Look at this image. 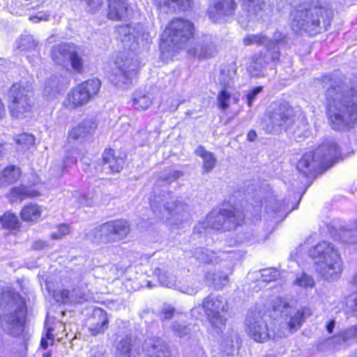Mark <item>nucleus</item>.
<instances>
[{
    "label": "nucleus",
    "mask_w": 357,
    "mask_h": 357,
    "mask_svg": "<svg viewBox=\"0 0 357 357\" xmlns=\"http://www.w3.org/2000/svg\"><path fill=\"white\" fill-rule=\"evenodd\" d=\"M296 121L294 109L287 102H272L261 121L262 130L268 134H280L290 130Z\"/></svg>",
    "instance_id": "nucleus-8"
},
{
    "label": "nucleus",
    "mask_w": 357,
    "mask_h": 357,
    "mask_svg": "<svg viewBox=\"0 0 357 357\" xmlns=\"http://www.w3.org/2000/svg\"><path fill=\"white\" fill-rule=\"evenodd\" d=\"M308 255L320 278L327 281H335L340 278L343 263L333 243L322 241L309 249Z\"/></svg>",
    "instance_id": "nucleus-4"
},
{
    "label": "nucleus",
    "mask_w": 357,
    "mask_h": 357,
    "mask_svg": "<svg viewBox=\"0 0 357 357\" xmlns=\"http://www.w3.org/2000/svg\"><path fill=\"white\" fill-rule=\"evenodd\" d=\"M227 309L226 300L222 296H208L206 297L202 306L199 305L191 310V314L193 317L199 318L201 314L200 310H204L207 318L210 322L212 328L217 334L222 332V329L226 324V319L222 314Z\"/></svg>",
    "instance_id": "nucleus-11"
},
{
    "label": "nucleus",
    "mask_w": 357,
    "mask_h": 357,
    "mask_svg": "<svg viewBox=\"0 0 357 357\" xmlns=\"http://www.w3.org/2000/svg\"><path fill=\"white\" fill-rule=\"evenodd\" d=\"M137 73V65L132 59L116 57L110 75L111 82L118 87L126 88L131 84Z\"/></svg>",
    "instance_id": "nucleus-16"
},
{
    "label": "nucleus",
    "mask_w": 357,
    "mask_h": 357,
    "mask_svg": "<svg viewBox=\"0 0 357 357\" xmlns=\"http://www.w3.org/2000/svg\"><path fill=\"white\" fill-rule=\"evenodd\" d=\"M20 169L14 165H10L6 167L3 172V176L10 183L17 181L20 176Z\"/></svg>",
    "instance_id": "nucleus-46"
},
{
    "label": "nucleus",
    "mask_w": 357,
    "mask_h": 357,
    "mask_svg": "<svg viewBox=\"0 0 357 357\" xmlns=\"http://www.w3.org/2000/svg\"><path fill=\"white\" fill-rule=\"evenodd\" d=\"M236 7L234 0H211L207 15L214 22H226L234 15Z\"/></svg>",
    "instance_id": "nucleus-17"
},
{
    "label": "nucleus",
    "mask_w": 357,
    "mask_h": 357,
    "mask_svg": "<svg viewBox=\"0 0 357 357\" xmlns=\"http://www.w3.org/2000/svg\"><path fill=\"white\" fill-rule=\"evenodd\" d=\"M152 104V98L143 91H136L133 95L132 106L138 110L147 109Z\"/></svg>",
    "instance_id": "nucleus-35"
},
{
    "label": "nucleus",
    "mask_w": 357,
    "mask_h": 357,
    "mask_svg": "<svg viewBox=\"0 0 357 357\" xmlns=\"http://www.w3.org/2000/svg\"><path fill=\"white\" fill-rule=\"evenodd\" d=\"M74 44L61 43L53 47L52 57L58 65L64 66L69 61L72 52L74 50Z\"/></svg>",
    "instance_id": "nucleus-26"
},
{
    "label": "nucleus",
    "mask_w": 357,
    "mask_h": 357,
    "mask_svg": "<svg viewBox=\"0 0 357 357\" xmlns=\"http://www.w3.org/2000/svg\"><path fill=\"white\" fill-rule=\"evenodd\" d=\"M87 357H103L102 349H100L99 347H92L88 354Z\"/></svg>",
    "instance_id": "nucleus-61"
},
{
    "label": "nucleus",
    "mask_w": 357,
    "mask_h": 357,
    "mask_svg": "<svg viewBox=\"0 0 357 357\" xmlns=\"http://www.w3.org/2000/svg\"><path fill=\"white\" fill-rule=\"evenodd\" d=\"M40 215L41 209L36 204L25 206L21 211V218L24 221L35 222Z\"/></svg>",
    "instance_id": "nucleus-36"
},
{
    "label": "nucleus",
    "mask_w": 357,
    "mask_h": 357,
    "mask_svg": "<svg viewBox=\"0 0 357 357\" xmlns=\"http://www.w3.org/2000/svg\"><path fill=\"white\" fill-rule=\"evenodd\" d=\"M108 317L102 308H95L87 319L88 330L91 335L103 333L108 328Z\"/></svg>",
    "instance_id": "nucleus-20"
},
{
    "label": "nucleus",
    "mask_w": 357,
    "mask_h": 357,
    "mask_svg": "<svg viewBox=\"0 0 357 357\" xmlns=\"http://www.w3.org/2000/svg\"><path fill=\"white\" fill-rule=\"evenodd\" d=\"M340 156L337 144L326 139L314 151L305 153L297 164L298 171L309 177L319 169L331 167Z\"/></svg>",
    "instance_id": "nucleus-5"
},
{
    "label": "nucleus",
    "mask_w": 357,
    "mask_h": 357,
    "mask_svg": "<svg viewBox=\"0 0 357 357\" xmlns=\"http://www.w3.org/2000/svg\"><path fill=\"white\" fill-rule=\"evenodd\" d=\"M54 342V336L52 333V330L49 328L47 332L45 337H43L40 341V346L43 349H45L48 345H52Z\"/></svg>",
    "instance_id": "nucleus-58"
},
{
    "label": "nucleus",
    "mask_w": 357,
    "mask_h": 357,
    "mask_svg": "<svg viewBox=\"0 0 357 357\" xmlns=\"http://www.w3.org/2000/svg\"><path fill=\"white\" fill-rule=\"evenodd\" d=\"M101 86L98 79H89L74 87L67 94L63 105L68 109H75L86 105L98 94Z\"/></svg>",
    "instance_id": "nucleus-13"
},
{
    "label": "nucleus",
    "mask_w": 357,
    "mask_h": 357,
    "mask_svg": "<svg viewBox=\"0 0 357 357\" xmlns=\"http://www.w3.org/2000/svg\"><path fill=\"white\" fill-rule=\"evenodd\" d=\"M63 89V80L56 76L50 77L44 84L43 96L48 99L56 97Z\"/></svg>",
    "instance_id": "nucleus-30"
},
{
    "label": "nucleus",
    "mask_w": 357,
    "mask_h": 357,
    "mask_svg": "<svg viewBox=\"0 0 357 357\" xmlns=\"http://www.w3.org/2000/svg\"><path fill=\"white\" fill-rule=\"evenodd\" d=\"M242 8L248 13V17L250 18L248 22L251 20L261 17V13L266 6L267 0H242Z\"/></svg>",
    "instance_id": "nucleus-29"
},
{
    "label": "nucleus",
    "mask_w": 357,
    "mask_h": 357,
    "mask_svg": "<svg viewBox=\"0 0 357 357\" xmlns=\"http://www.w3.org/2000/svg\"><path fill=\"white\" fill-rule=\"evenodd\" d=\"M61 301L64 303L82 304L88 301L89 296L79 288L72 290L62 289L56 293Z\"/></svg>",
    "instance_id": "nucleus-25"
},
{
    "label": "nucleus",
    "mask_w": 357,
    "mask_h": 357,
    "mask_svg": "<svg viewBox=\"0 0 357 357\" xmlns=\"http://www.w3.org/2000/svg\"><path fill=\"white\" fill-rule=\"evenodd\" d=\"M171 329L174 335L182 338L190 335L192 326L184 321H175L173 322Z\"/></svg>",
    "instance_id": "nucleus-41"
},
{
    "label": "nucleus",
    "mask_w": 357,
    "mask_h": 357,
    "mask_svg": "<svg viewBox=\"0 0 357 357\" xmlns=\"http://www.w3.org/2000/svg\"><path fill=\"white\" fill-rule=\"evenodd\" d=\"M31 86L26 83H15L9 90V109L12 116L24 118L32 109Z\"/></svg>",
    "instance_id": "nucleus-12"
},
{
    "label": "nucleus",
    "mask_w": 357,
    "mask_h": 357,
    "mask_svg": "<svg viewBox=\"0 0 357 357\" xmlns=\"http://www.w3.org/2000/svg\"><path fill=\"white\" fill-rule=\"evenodd\" d=\"M96 129L95 122L91 119H86L71 130L69 132V139L82 140L87 136L92 135Z\"/></svg>",
    "instance_id": "nucleus-27"
},
{
    "label": "nucleus",
    "mask_w": 357,
    "mask_h": 357,
    "mask_svg": "<svg viewBox=\"0 0 357 357\" xmlns=\"http://www.w3.org/2000/svg\"><path fill=\"white\" fill-rule=\"evenodd\" d=\"M279 275L280 273L276 268H271L261 271V277L264 282H270L274 281Z\"/></svg>",
    "instance_id": "nucleus-50"
},
{
    "label": "nucleus",
    "mask_w": 357,
    "mask_h": 357,
    "mask_svg": "<svg viewBox=\"0 0 357 357\" xmlns=\"http://www.w3.org/2000/svg\"><path fill=\"white\" fill-rule=\"evenodd\" d=\"M239 337L237 333L234 330H231L230 332H228L224 339L222 340V347L229 349L233 348L235 345L238 344Z\"/></svg>",
    "instance_id": "nucleus-47"
},
{
    "label": "nucleus",
    "mask_w": 357,
    "mask_h": 357,
    "mask_svg": "<svg viewBox=\"0 0 357 357\" xmlns=\"http://www.w3.org/2000/svg\"><path fill=\"white\" fill-rule=\"evenodd\" d=\"M38 195L39 192L35 190L26 187H17L10 190L8 194V197L10 202H14L17 199L22 200L28 197H36Z\"/></svg>",
    "instance_id": "nucleus-33"
},
{
    "label": "nucleus",
    "mask_w": 357,
    "mask_h": 357,
    "mask_svg": "<svg viewBox=\"0 0 357 357\" xmlns=\"http://www.w3.org/2000/svg\"><path fill=\"white\" fill-rule=\"evenodd\" d=\"M143 351L149 357H171L167 344L159 337L145 340Z\"/></svg>",
    "instance_id": "nucleus-21"
},
{
    "label": "nucleus",
    "mask_w": 357,
    "mask_h": 357,
    "mask_svg": "<svg viewBox=\"0 0 357 357\" xmlns=\"http://www.w3.org/2000/svg\"><path fill=\"white\" fill-rule=\"evenodd\" d=\"M150 206L153 212L166 218L168 224L172 227L178 228L181 225L187 224L190 218L189 207L181 203H176L173 200L169 192L163 191L157 193L154 190L149 197Z\"/></svg>",
    "instance_id": "nucleus-6"
},
{
    "label": "nucleus",
    "mask_w": 357,
    "mask_h": 357,
    "mask_svg": "<svg viewBox=\"0 0 357 357\" xmlns=\"http://www.w3.org/2000/svg\"><path fill=\"white\" fill-rule=\"evenodd\" d=\"M175 312V309L170 305L165 304L160 312H159V318L162 321H165L166 320H169L172 318Z\"/></svg>",
    "instance_id": "nucleus-53"
},
{
    "label": "nucleus",
    "mask_w": 357,
    "mask_h": 357,
    "mask_svg": "<svg viewBox=\"0 0 357 357\" xmlns=\"http://www.w3.org/2000/svg\"><path fill=\"white\" fill-rule=\"evenodd\" d=\"M107 16L111 20H121L128 16L126 0H109Z\"/></svg>",
    "instance_id": "nucleus-28"
},
{
    "label": "nucleus",
    "mask_w": 357,
    "mask_h": 357,
    "mask_svg": "<svg viewBox=\"0 0 357 357\" xmlns=\"http://www.w3.org/2000/svg\"><path fill=\"white\" fill-rule=\"evenodd\" d=\"M207 225L206 224V220L203 222H199L197 225L194 227L193 232L194 234H201L202 232V229H205L207 228Z\"/></svg>",
    "instance_id": "nucleus-63"
},
{
    "label": "nucleus",
    "mask_w": 357,
    "mask_h": 357,
    "mask_svg": "<svg viewBox=\"0 0 357 357\" xmlns=\"http://www.w3.org/2000/svg\"><path fill=\"white\" fill-rule=\"evenodd\" d=\"M153 273L158 277L162 286L176 289L178 284H176L175 277L173 275L158 267L154 269Z\"/></svg>",
    "instance_id": "nucleus-38"
},
{
    "label": "nucleus",
    "mask_w": 357,
    "mask_h": 357,
    "mask_svg": "<svg viewBox=\"0 0 357 357\" xmlns=\"http://www.w3.org/2000/svg\"><path fill=\"white\" fill-rule=\"evenodd\" d=\"M243 43L246 46L255 44L257 45H264L266 50H270V52L273 51L274 47L275 48V45L273 41H271V40L261 34L247 35L243 38Z\"/></svg>",
    "instance_id": "nucleus-34"
},
{
    "label": "nucleus",
    "mask_w": 357,
    "mask_h": 357,
    "mask_svg": "<svg viewBox=\"0 0 357 357\" xmlns=\"http://www.w3.org/2000/svg\"><path fill=\"white\" fill-rule=\"evenodd\" d=\"M283 38H284V36L281 32H280V31L275 32V33L273 35V40H272V41L274 43L275 45V50H278L279 51L278 47L276 45L275 43H279V42L282 41L283 40Z\"/></svg>",
    "instance_id": "nucleus-64"
},
{
    "label": "nucleus",
    "mask_w": 357,
    "mask_h": 357,
    "mask_svg": "<svg viewBox=\"0 0 357 357\" xmlns=\"http://www.w3.org/2000/svg\"><path fill=\"white\" fill-rule=\"evenodd\" d=\"M323 88H327V114L331 128L344 130L357 122V91L349 89L340 80L324 75L320 79Z\"/></svg>",
    "instance_id": "nucleus-2"
},
{
    "label": "nucleus",
    "mask_w": 357,
    "mask_h": 357,
    "mask_svg": "<svg viewBox=\"0 0 357 357\" xmlns=\"http://www.w3.org/2000/svg\"><path fill=\"white\" fill-rule=\"evenodd\" d=\"M236 69L234 65H229L223 67L219 76V81L221 85L225 87H229L233 84L236 77Z\"/></svg>",
    "instance_id": "nucleus-37"
},
{
    "label": "nucleus",
    "mask_w": 357,
    "mask_h": 357,
    "mask_svg": "<svg viewBox=\"0 0 357 357\" xmlns=\"http://www.w3.org/2000/svg\"><path fill=\"white\" fill-rule=\"evenodd\" d=\"M124 159L122 157L116 156L114 151L108 149L102 153V165L105 170L110 172H120L124 165Z\"/></svg>",
    "instance_id": "nucleus-24"
},
{
    "label": "nucleus",
    "mask_w": 357,
    "mask_h": 357,
    "mask_svg": "<svg viewBox=\"0 0 357 357\" xmlns=\"http://www.w3.org/2000/svg\"><path fill=\"white\" fill-rule=\"evenodd\" d=\"M245 215L238 209L212 211L206 218L208 228L229 231L235 229L243 221Z\"/></svg>",
    "instance_id": "nucleus-14"
},
{
    "label": "nucleus",
    "mask_w": 357,
    "mask_h": 357,
    "mask_svg": "<svg viewBox=\"0 0 357 357\" xmlns=\"http://www.w3.org/2000/svg\"><path fill=\"white\" fill-rule=\"evenodd\" d=\"M6 303L9 314L3 318L2 324L5 331L12 335H20L24 329V322L26 314V307L22 296L12 289L4 291L0 288V307Z\"/></svg>",
    "instance_id": "nucleus-7"
},
{
    "label": "nucleus",
    "mask_w": 357,
    "mask_h": 357,
    "mask_svg": "<svg viewBox=\"0 0 357 357\" xmlns=\"http://www.w3.org/2000/svg\"><path fill=\"white\" fill-rule=\"evenodd\" d=\"M0 220L3 227L8 229H15L20 226L17 216L11 213H6Z\"/></svg>",
    "instance_id": "nucleus-44"
},
{
    "label": "nucleus",
    "mask_w": 357,
    "mask_h": 357,
    "mask_svg": "<svg viewBox=\"0 0 357 357\" xmlns=\"http://www.w3.org/2000/svg\"><path fill=\"white\" fill-rule=\"evenodd\" d=\"M50 15L44 12H38L36 15L31 16L29 20L34 23H38L40 21H47L49 20Z\"/></svg>",
    "instance_id": "nucleus-60"
},
{
    "label": "nucleus",
    "mask_w": 357,
    "mask_h": 357,
    "mask_svg": "<svg viewBox=\"0 0 357 357\" xmlns=\"http://www.w3.org/2000/svg\"><path fill=\"white\" fill-rule=\"evenodd\" d=\"M205 280L208 285H212L214 288L222 289L229 282L228 274L217 271H208L205 274Z\"/></svg>",
    "instance_id": "nucleus-32"
},
{
    "label": "nucleus",
    "mask_w": 357,
    "mask_h": 357,
    "mask_svg": "<svg viewBox=\"0 0 357 357\" xmlns=\"http://www.w3.org/2000/svg\"><path fill=\"white\" fill-rule=\"evenodd\" d=\"M195 153L202 159V168L204 172H211L214 169L217 164V158L213 153L200 145L195 149Z\"/></svg>",
    "instance_id": "nucleus-31"
},
{
    "label": "nucleus",
    "mask_w": 357,
    "mask_h": 357,
    "mask_svg": "<svg viewBox=\"0 0 357 357\" xmlns=\"http://www.w3.org/2000/svg\"><path fill=\"white\" fill-rule=\"evenodd\" d=\"M124 47L131 51L139 45H145L150 40V33L140 24L121 25L117 29Z\"/></svg>",
    "instance_id": "nucleus-15"
},
{
    "label": "nucleus",
    "mask_w": 357,
    "mask_h": 357,
    "mask_svg": "<svg viewBox=\"0 0 357 357\" xmlns=\"http://www.w3.org/2000/svg\"><path fill=\"white\" fill-rule=\"evenodd\" d=\"M295 284L305 288L312 287L314 285V281L312 276L306 273H302L299 277H297Z\"/></svg>",
    "instance_id": "nucleus-51"
},
{
    "label": "nucleus",
    "mask_w": 357,
    "mask_h": 357,
    "mask_svg": "<svg viewBox=\"0 0 357 357\" xmlns=\"http://www.w3.org/2000/svg\"><path fill=\"white\" fill-rule=\"evenodd\" d=\"M273 310L279 314L283 322L275 321L268 326L259 312H250L245 319V331L254 341L264 343L278 341L299 329L312 312L306 307L296 308V301L290 297H275L272 300Z\"/></svg>",
    "instance_id": "nucleus-1"
},
{
    "label": "nucleus",
    "mask_w": 357,
    "mask_h": 357,
    "mask_svg": "<svg viewBox=\"0 0 357 357\" xmlns=\"http://www.w3.org/2000/svg\"><path fill=\"white\" fill-rule=\"evenodd\" d=\"M84 3L85 9L87 12L95 13L98 10L101 6V0H81Z\"/></svg>",
    "instance_id": "nucleus-56"
},
{
    "label": "nucleus",
    "mask_w": 357,
    "mask_h": 357,
    "mask_svg": "<svg viewBox=\"0 0 357 357\" xmlns=\"http://www.w3.org/2000/svg\"><path fill=\"white\" fill-rule=\"evenodd\" d=\"M217 99L219 107L221 109L226 110L229 107L231 96L227 90L222 89L218 94Z\"/></svg>",
    "instance_id": "nucleus-49"
},
{
    "label": "nucleus",
    "mask_w": 357,
    "mask_h": 357,
    "mask_svg": "<svg viewBox=\"0 0 357 357\" xmlns=\"http://www.w3.org/2000/svg\"><path fill=\"white\" fill-rule=\"evenodd\" d=\"M130 231L128 222L124 220H110L91 229L86 238L92 243L100 245L119 242L125 238Z\"/></svg>",
    "instance_id": "nucleus-10"
},
{
    "label": "nucleus",
    "mask_w": 357,
    "mask_h": 357,
    "mask_svg": "<svg viewBox=\"0 0 357 357\" xmlns=\"http://www.w3.org/2000/svg\"><path fill=\"white\" fill-rule=\"evenodd\" d=\"M154 5L161 13L173 14L177 10H188L191 8V0H154Z\"/></svg>",
    "instance_id": "nucleus-22"
},
{
    "label": "nucleus",
    "mask_w": 357,
    "mask_h": 357,
    "mask_svg": "<svg viewBox=\"0 0 357 357\" xmlns=\"http://www.w3.org/2000/svg\"><path fill=\"white\" fill-rule=\"evenodd\" d=\"M34 142L35 138L33 135L26 133L20 135L16 139L17 144L22 145L25 149H29L30 146L34 144Z\"/></svg>",
    "instance_id": "nucleus-52"
},
{
    "label": "nucleus",
    "mask_w": 357,
    "mask_h": 357,
    "mask_svg": "<svg viewBox=\"0 0 357 357\" xmlns=\"http://www.w3.org/2000/svg\"><path fill=\"white\" fill-rule=\"evenodd\" d=\"M194 32L195 26L191 21L175 17L169 22L162 34L161 47L167 52L181 50L192 38Z\"/></svg>",
    "instance_id": "nucleus-9"
},
{
    "label": "nucleus",
    "mask_w": 357,
    "mask_h": 357,
    "mask_svg": "<svg viewBox=\"0 0 357 357\" xmlns=\"http://www.w3.org/2000/svg\"><path fill=\"white\" fill-rule=\"evenodd\" d=\"M341 333L347 345H348L357 338V325L348 328Z\"/></svg>",
    "instance_id": "nucleus-54"
},
{
    "label": "nucleus",
    "mask_w": 357,
    "mask_h": 357,
    "mask_svg": "<svg viewBox=\"0 0 357 357\" xmlns=\"http://www.w3.org/2000/svg\"><path fill=\"white\" fill-rule=\"evenodd\" d=\"M280 52L275 48L270 52V50H266L264 54L261 53L255 54L250 59L249 64L247 67V71L252 77H259L264 76V71L268 63L276 62L279 60Z\"/></svg>",
    "instance_id": "nucleus-18"
},
{
    "label": "nucleus",
    "mask_w": 357,
    "mask_h": 357,
    "mask_svg": "<svg viewBox=\"0 0 357 357\" xmlns=\"http://www.w3.org/2000/svg\"><path fill=\"white\" fill-rule=\"evenodd\" d=\"M72 199L75 208H79L81 206H90L93 204V199L91 197H89L85 194L77 191H75L73 193Z\"/></svg>",
    "instance_id": "nucleus-43"
},
{
    "label": "nucleus",
    "mask_w": 357,
    "mask_h": 357,
    "mask_svg": "<svg viewBox=\"0 0 357 357\" xmlns=\"http://www.w3.org/2000/svg\"><path fill=\"white\" fill-rule=\"evenodd\" d=\"M70 226L67 224H61L58 226L57 231L53 232L51 234V238L53 240H59L63 238V236L70 233Z\"/></svg>",
    "instance_id": "nucleus-55"
},
{
    "label": "nucleus",
    "mask_w": 357,
    "mask_h": 357,
    "mask_svg": "<svg viewBox=\"0 0 357 357\" xmlns=\"http://www.w3.org/2000/svg\"><path fill=\"white\" fill-rule=\"evenodd\" d=\"M326 344L332 349H340L347 346L341 332L327 339Z\"/></svg>",
    "instance_id": "nucleus-48"
},
{
    "label": "nucleus",
    "mask_w": 357,
    "mask_h": 357,
    "mask_svg": "<svg viewBox=\"0 0 357 357\" xmlns=\"http://www.w3.org/2000/svg\"><path fill=\"white\" fill-rule=\"evenodd\" d=\"M188 52L199 59H208L216 52V47L211 36H205L189 50Z\"/></svg>",
    "instance_id": "nucleus-23"
},
{
    "label": "nucleus",
    "mask_w": 357,
    "mask_h": 357,
    "mask_svg": "<svg viewBox=\"0 0 357 357\" xmlns=\"http://www.w3.org/2000/svg\"><path fill=\"white\" fill-rule=\"evenodd\" d=\"M332 10L319 3L305 1L295 6L290 13L291 26L296 33L315 35L331 24Z\"/></svg>",
    "instance_id": "nucleus-3"
},
{
    "label": "nucleus",
    "mask_w": 357,
    "mask_h": 357,
    "mask_svg": "<svg viewBox=\"0 0 357 357\" xmlns=\"http://www.w3.org/2000/svg\"><path fill=\"white\" fill-rule=\"evenodd\" d=\"M36 42L31 35L22 36L16 43V48L21 51H29L36 47Z\"/></svg>",
    "instance_id": "nucleus-42"
},
{
    "label": "nucleus",
    "mask_w": 357,
    "mask_h": 357,
    "mask_svg": "<svg viewBox=\"0 0 357 357\" xmlns=\"http://www.w3.org/2000/svg\"><path fill=\"white\" fill-rule=\"evenodd\" d=\"M228 255V258L235 259L239 255L234 250H222L215 252L208 249L202 248H196L194 252L195 257L200 262L205 264H216L225 259V255Z\"/></svg>",
    "instance_id": "nucleus-19"
},
{
    "label": "nucleus",
    "mask_w": 357,
    "mask_h": 357,
    "mask_svg": "<svg viewBox=\"0 0 357 357\" xmlns=\"http://www.w3.org/2000/svg\"><path fill=\"white\" fill-rule=\"evenodd\" d=\"M47 243L41 240L36 241L32 244V248L34 250H43L47 248Z\"/></svg>",
    "instance_id": "nucleus-62"
},
{
    "label": "nucleus",
    "mask_w": 357,
    "mask_h": 357,
    "mask_svg": "<svg viewBox=\"0 0 357 357\" xmlns=\"http://www.w3.org/2000/svg\"><path fill=\"white\" fill-rule=\"evenodd\" d=\"M263 90L262 86H257L253 88L246 96L247 103L249 107H252L253 102L255 100L257 96Z\"/></svg>",
    "instance_id": "nucleus-59"
},
{
    "label": "nucleus",
    "mask_w": 357,
    "mask_h": 357,
    "mask_svg": "<svg viewBox=\"0 0 357 357\" xmlns=\"http://www.w3.org/2000/svg\"><path fill=\"white\" fill-rule=\"evenodd\" d=\"M183 175L182 172L180 171H171L167 174H164L161 176L160 179L168 183H170L176 179L179 178Z\"/></svg>",
    "instance_id": "nucleus-57"
},
{
    "label": "nucleus",
    "mask_w": 357,
    "mask_h": 357,
    "mask_svg": "<svg viewBox=\"0 0 357 357\" xmlns=\"http://www.w3.org/2000/svg\"><path fill=\"white\" fill-rule=\"evenodd\" d=\"M117 357H130L132 353L131 338L128 336L123 337L116 345Z\"/></svg>",
    "instance_id": "nucleus-40"
},
{
    "label": "nucleus",
    "mask_w": 357,
    "mask_h": 357,
    "mask_svg": "<svg viewBox=\"0 0 357 357\" xmlns=\"http://www.w3.org/2000/svg\"><path fill=\"white\" fill-rule=\"evenodd\" d=\"M199 289V282L194 278L186 279L183 283L176 287V289L181 292L191 296L196 294Z\"/></svg>",
    "instance_id": "nucleus-39"
},
{
    "label": "nucleus",
    "mask_w": 357,
    "mask_h": 357,
    "mask_svg": "<svg viewBox=\"0 0 357 357\" xmlns=\"http://www.w3.org/2000/svg\"><path fill=\"white\" fill-rule=\"evenodd\" d=\"M69 61H70L71 66L75 71L77 73L82 72L84 61L82 56L79 54L77 47L75 45H74V50L70 54Z\"/></svg>",
    "instance_id": "nucleus-45"
}]
</instances>
